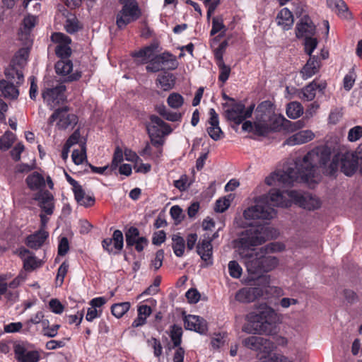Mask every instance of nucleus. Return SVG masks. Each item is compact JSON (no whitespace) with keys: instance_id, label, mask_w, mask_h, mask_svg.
Wrapping results in <instances>:
<instances>
[{"instance_id":"obj_51","label":"nucleus","mask_w":362,"mask_h":362,"mask_svg":"<svg viewBox=\"0 0 362 362\" xmlns=\"http://www.w3.org/2000/svg\"><path fill=\"white\" fill-rule=\"evenodd\" d=\"M305 51L310 57L312 56L313 52L315 50L317 45V40L316 38L310 37L305 38Z\"/></svg>"},{"instance_id":"obj_44","label":"nucleus","mask_w":362,"mask_h":362,"mask_svg":"<svg viewBox=\"0 0 362 362\" xmlns=\"http://www.w3.org/2000/svg\"><path fill=\"white\" fill-rule=\"evenodd\" d=\"M218 66L220 70L218 79L222 83H225L230 76V68L224 63L223 59H221V58L219 59Z\"/></svg>"},{"instance_id":"obj_58","label":"nucleus","mask_w":362,"mask_h":362,"mask_svg":"<svg viewBox=\"0 0 362 362\" xmlns=\"http://www.w3.org/2000/svg\"><path fill=\"white\" fill-rule=\"evenodd\" d=\"M163 258L164 251L163 250H158L154 259L151 262V265L156 270H158L162 266Z\"/></svg>"},{"instance_id":"obj_20","label":"nucleus","mask_w":362,"mask_h":362,"mask_svg":"<svg viewBox=\"0 0 362 362\" xmlns=\"http://www.w3.org/2000/svg\"><path fill=\"white\" fill-rule=\"evenodd\" d=\"M185 327L187 329L205 334L208 329L206 321L199 316L189 315L184 320Z\"/></svg>"},{"instance_id":"obj_2","label":"nucleus","mask_w":362,"mask_h":362,"mask_svg":"<svg viewBox=\"0 0 362 362\" xmlns=\"http://www.w3.org/2000/svg\"><path fill=\"white\" fill-rule=\"evenodd\" d=\"M330 156L329 148L318 146L309 151L303 158L296 159L293 167H288L285 171L274 172L266 177L265 183L269 186L276 184L289 186L297 180L308 182L314 177L317 168L326 165L330 159Z\"/></svg>"},{"instance_id":"obj_59","label":"nucleus","mask_w":362,"mask_h":362,"mask_svg":"<svg viewBox=\"0 0 362 362\" xmlns=\"http://www.w3.org/2000/svg\"><path fill=\"white\" fill-rule=\"evenodd\" d=\"M185 296L190 303H197L200 299V293L195 288L188 290Z\"/></svg>"},{"instance_id":"obj_64","label":"nucleus","mask_w":362,"mask_h":362,"mask_svg":"<svg viewBox=\"0 0 362 362\" xmlns=\"http://www.w3.org/2000/svg\"><path fill=\"white\" fill-rule=\"evenodd\" d=\"M23 327V324L20 322H11L8 325H4V332L6 333H15L20 332Z\"/></svg>"},{"instance_id":"obj_16","label":"nucleus","mask_w":362,"mask_h":362,"mask_svg":"<svg viewBox=\"0 0 362 362\" xmlns=\"http://www.w3.org/2000/svg\"><path fill=\"white\" fill-rule=\"evenodd\" d=\"M262 294L263 291L259 287H244L235 293V298L240 303H248L255 301Z\"/></svg>"},{"instance_id":"obj_33","label":"nucleus","mask_w":362,"mask_h":362,"mask_svg":"<svg viewBox=\"0 0 362 362\" xmlns=\"http://www.w3.org/2000/svg\"><path fill=\"white\" fill-rule=\"evenodd\" d=\"M157 47V45L152 44L133 53L132 56L136 58H141V63H146L154 54Z\"/></svg>"},{"instance_id":"obj_47","label":"nucleus","mask_w":362,"mask_h":362,"mask_svg":"<svg viewBox=\"0 0 362 362\" xmlns=\"http://www.w3.org/2000/svg\"><path fill=\"white\" fill-rule=\"evenodd\" d=\"M356 74L354 68L344 76L343 80L344 88L346 90H350L354 85Z\"/></svg>"},{"instance_id":"obj_24","label":"nucleus","mask_w":362,"mask_h":362,"mask_svg":"<svg viewBox=\"0 0 362 362\" xmlns=\"http://www.w3.org/2000/svg\"><path fill=\"white\" fill-rule=\"evenodd\" d=\"M230 107L226 111V117L228 120L234 122L236 124H240L244 121L243 110L245 105L241 103L233 102Z\"/></svg>"},{"instance_id":"obj_27","label":"nucleus","mask_w":362,"mask_h":362,"mask_svg":"<svg viewBox=\"0 0 362 362\" xmlns=\"http://www.w3.org/2000/svg\"><path fill=\"white\" fill-rule=\"evenodd\" d=\"M320 66V64L317 58L315 56L310 57L300 71L302 78L304 80L311 78L318 72Z\"/></svg>"},{"instance_id":"obj_23","label":"nucleus","mask_w":362,"mask_h":362,"mask_svg":"<svg viewBox=\"0 0 362 362\" xmlns=\"http://www.w3.org/2000/svg\"><path fill=\"white\" fill-rule=\"evenodd\" d=\"M48 237L49 233L45 229L40 228L27 237L25 244L31 249L37 250L44 245Z\"/></svg>"},{"instance_id":"obj_43","label":"nucleus","mask_w":362,"mask_h":362,"mask_svg":"<svg viewBox=\"0 0 362 362\" xmlns=\"http://www.w3.org/2000/svg\"><path fill=\"white\" fill-rule=\"evenodd\" d=\"M126 243L127 246H133L139 239V231L135 227H131L125 233Z\"/></svg>"},{"instance_id":"obj_10","label":"nucleus","mask_w":362,"mask_h":362,"mask_svg":"<svg viewBox=\"0 0 362 362\" xmlns=\"http://www.w3.org/2000/svg\"><path fill=\"white\" fill-rule=\"evenodd\" d=\"M57 120V127L59 129H66L69 127H73L78 122V118L76 115L69 113L67 106L57 109L49 119V123Z\"/></svg>"},{"instance_id":"obj_57","label":"nucleus","mask_w":362,"mask_h":362,"mask_svg":"<svg viewBox=\"0 0 362 362\" xmlns=\"http://www.w3.org/2000/svg\"><path fill=\"white\" fill-rule=\"evenodd\" d=\"M101 314V309H96L90 306V308H88L86 320L88 322H92L95 319L100 317Z\"/></svg>"},{"instance_id":"obj_9","label":"nucleus","mask_w":362,"mask_h":362,"mask_svg":"<svg viewBox=\"0 0 362 362\" xmlns=\"http://www.w3.org/2000/svg\"><path fill=\"white\" fill-rule=\"evenodd\" d=\"M15 358L18 362H38L40 354L33 349V346L25 341H17L13 343Z\"/></svg>"},{"instance_id":"obj_13","label":"nucleus","mask_w":362,"mask_h":362,"mask_svg":"<svg viewBox=\"0 0 362 362\" xmlns=\"http://www.w3.org/2000/svg\"><path fill=\"white\" fill-rule=\"evenodd\" d=\"M243 344L253 351L269 354L274 349V344L270 340L257 336L247 337L243 341Z\"/></svg>"},{"instance_id":"obj_41","label":"nucleus","mask_w":362,"mask_h":362,"mask_svg":"<svg viewBox=\"0 0 362 362\" xmlns=\"http://www.w3.org/2000/svg\"><path fill=\"white\" fill-rule=\"evenodd\" d=\"M167 103L170 107L178 109L183 105L184 98L180 94L173 93L168 97Z\"/></svg>"},{"instance_id":"obj_1","label":"nucleus","mask_w":362,"mask_h":362,"mask_svg":"<svg viewBox=\"0 0 362 362\" xmlns=\"http://www.w3.org/2000/svg\"><path fill=\"white\" fill-rule=\"evenodd\" d=\"M268 238L269 227L259 226L246 230L237 241V252L250 275L246 279L247 283L260 277L264 272L274 269L279 264V259L269 254L283 251L285 249L284 244L271 243L255 251V247L263 244Z\"/></svg>"},{"instance_id":"obj_8","label":"nucleus","mask_w":362,"mask_h":362,"mask_svg":"<svg viewBox=\"0 0 362 362\" xmlns=\"http://www.w3.org/2000/svg\"><path fill=\"white\" fill-rule=\"evenodd\" d=\"M120 2L124 6L117 15L116 24L122 30L130 23L136 21L141 16V11L135 1L124 3V0H120Z\"/></svg>"},{"instance_id":"obj_53","label":"nucleus","mask_w":362,"mask_h":362,"mask_svg":"<svg viewBox=\"0 0 362 362\" xmlns=\"http://www.w3.org/2000/svg\"><path fill=\"white\" fill-rule=\"evenodd\" d=\"M65 29L69 33H74L79 29L78 21L76 18H68L66 21Z\"/></svg>"},{"instance_id":"obj_56","label":"nucleus","mask_w":362,"mask_h":362,"mask_svg":"<svg viewBox=\"0 0 362 362\" xmlns=\"http://www.w3.org/2000/svg\"><path fill=\"white\" fill-rule=\"evenodd\" d=\"M69 250V243L67 238H61L58 245V255L60 256L65 255Z\"/></svg>"},{"instance_id":"obj_35","label":"nucleus","mask_w":362,"mask_h":362,"mask_svg":"<svg viewBox=\"0 0 362 362\" xmlns=\"http://www.w3.org/2000/svg\"><path fill=\"white\" fill-rule=\"evenodd\" d=\"M303 113V107L299 102H291L287 105L286 115L293 119H297Z\"/></svg>"},{"instance_id":"obj_21","label":"nucleus","mask_w":362,"mask_h":362,"mask_svg":"<svg viewBox=\"0 0 362 362\" xmlns=\"http://www.w3.org/2000/svg\"><path fill=\"white\" fill-rule=\"evenodd\" d=\"M209 115L210 118L208 122L209 126L207 127V132L213 140H220L224 134L219 127L218 115L214 108L209 110Z\"/></svg>"},{"instance_id":"obj_22","label":"nucleus","mask_w":362,"mask_h":362,"mask_svg":"<svg viewBox=\"0 0 362 362\" xmlns=\"http://www.w3.org/2000/svg\"><path fill=\"white\" fill-rule=\"evenodd\" d=\"M19 255L23 261V269L25 272H33L42 267L43 264L42 261L37 259L35 255H31L30 250L28 249H20Z\"/></svg>"},{"instance_id":"obj_54","label":"nucleus","mask_w":362,"mask_h":362,"mask_svg":"<svg viewBox=\"0 0 362 362\" xmlns=\"http://www.w3.org/2000/svg\"><path fill=\"white\" fill-rule=\"evenodd\" d=\"M225 344V335L224 334H216L214 337H212L211 341V344L213 349H218Z\"/></svg>"},{"instance_id":"obj_49","label":"nucleus","mask_w":362,"mask_h":362,"mask_svg":"<svg viewBox=\"0 0 362 362\" xmlns=\"http://www.w3.org/2000/svg\"><path fill=\"white\" fill-rule=\"evenodd\" d=\"M228 271L230 276L238 279L242 274V268L236 261H230L228 263Z\"/></svg>"},{"instance_id":"obj_14","label":"nucleus","mask_w":362,"mask_h":362,"mask_svg":"<svg viewBox=\"0 0 362 362\" xmlns=\"http://www.w3.org/2000/svg\"><path fill=\"white\" fill-rule=\"evenodd\" d=\"M73 70V64L69 59H60L55 64V71L58 75L64 77V82H73L78 81L81 77V72L76 71L71 74Z\"/></svg>"},{"instance_id":"obj_15","label":"nucleus","mask_w":362,"mask_h":362,"mask_svg":"<svg viewBox=\"0 0 362 362\" xmlns=\"http://www.w3.org/2000/svg\"><path fill=\"white\" fill-rule=\"evenodd\" d=\"M51 39L54 42L58 44L55 49L56 54L61 59H68L67 58L71 54V49L69 47L71 41L70 37L63 33H55L52 34Z\"/></svg>"},{"instance_id":"obj_7","label":"nucleus","mask_w":362,"mask_h":362,"mask_svg":"<svg viewBox=\"0 0 362 362\" xmlns=\"http://www.w3.org/2000/svg\"><path fill=\"white\" fill-rule=\"evenodd\" d=\"M28 55L26 50H19L4 71L5 80L14 81L17 85H21L23 83V69L26 64Z\"/></svg>"},{"instance_id":"obj_36","label":"nucleus","mask_w":362,"mask_h":362,"mask_svg":"<svg viewBox=\"0 0 362 362\" xmlns=\"http://www.w3.org/2000/svg\"><path fill=\"white\" fill-rule=\"evenodd\" d=\"M158 59L163 62V65L165 69H175L177 66V62L175 57L169 52H164L157 55Z\"/></svg>"},{"instance_id":"obj_25","label":"nucleus","mask_w":362,"mask_h":362,"mask_svg":"<svg viewBox=\"0 0 362 362\" xmlns=\"http://www.w3.org/2000/svg\"><path fill=\"white\" fill-rule=\"evenodd\" d=\"M314 137L315 134L311 130H303L289 136L285 144L289 146L300 145L312 141Z\"/></svg>"},{"instance_id":"obj_11","label":"nucleus","mask_w":362,"mask_h":362,"mask_svg":"<svg viewBox=\"0 0 362 362\" xmlns=\"http://www.w3.org/2000/svg\"><path fill=\"white\" fill-rule=\"evenodd\" d=\"M286 194L293 199L300 207L308 210H315L320 207L321 202L315 195L310 194H301L296 191H286Z\"/></svg>"},{"instance_id":"obj_12","label":"nucleus","mask_w":362,"mask_h":362,"mask_svg":"<svg viewBox=\"0 0 362 362\" xmlns=\"http://www.w3.org/2000/svg\"><path fill=\"white\" fill-rule=\"evenodd\" d=\"M65 90L66 86L63 83H60L54 88H47L43 90L42 96L47 105L53 108L66 100Z\"/></svg>"},{"instance_id":"obj_31","label":"nucleus","mask_w":362,"mask_h":362,"mask_svg":"<svg viewBox=\"0 0 362 362\" xmlns=\"http://www.w3.org/2000/svg\"><path fill=\"white\" fill-rule=\"evenodd\" d=\"M28 187L32 190H38L45 186L44 177L37 172L28 175L25 180Z\"/></svg>"},{"instance_id":"obj_60","label":"nucleus","mask_w":362,"mask_h":362,"mask_svg":"<svg viewBox=\"0 0 362 362\" xmlns=\"http://www.w3.org/2000/svg\"><path fill=\"white\" fill-rule=\"evenodd\" d=\"M148 343L152 345L154 355L156 357H159L162 354L163 351V347L160 341L154 337H151V339L148 340Z\"/></svg>"},{"instance_id":"obj_39","label":"nucleus","mask_w":362,"mask_h":362,"mask_svg":"<svg viewBox=\"0 0 362 362\" xmlns=\"http://www.w3.org/2000/svg\"><path fill=\"white\" fill-rule=\"evenodd\" d=\"M182 329L180 326L174 325L171 327L170 337L175 347L180 345L182 341Z\"/></svg>"},{"instance_id":"obj_63","label":"nucleus","mask_w":362,"mask_h":362,"mask_svg":"<svg viewBox=\"0 0 362 362\" xmlns=\"http://www.w3.org/2000/svg\"><path fill=\"white\" fill-rule=\"evenodd\" d=\"M49 305L51 310L56 314H61L64 311L63 305L56 298L50 300Z\"/></svg>"},{"instance_id":"obj_38","label":"nucleus","mask_w":362,"mask_h":362,"mask_svg":"<svg viewBox=\"0 0 362 362\" xmlns=\"http://www.w3.org/2000/svg\"><path fill=\"white\" fill-rule=\"evenodd\" d=\"M163 90H168L173 87L174 79L170 74H164L159 75L157 79Z\"/></svg>"},{"instance_id":"obj_42","label":"nucleus","mask_w":362,"mask_h":362,"mask_svg":"<svg viewBox=\"0 0 362 362\" xmlns=\"http://www.w3.org/2000/svg\"><path fill=\"white\" fill-rule=\"evenodd\" d=\"M71 157L74 163L76 165H80L83 162L86 158V148L84 143L81 144V150L73 151Z\"/></svg>"},{"instance_id":"obj_45","label":"nucleus","mask_w":362,"mask_h":362,"mask_svg":"<svg viewBox=\"0 0 362 362\" xmlns=\"http://www.w3.org/2000/svg\"><path fill=\"white\" fill-rule=\"evenodd\" d=\"M15 139V135L11 132H6L0 138L1 150L6 151L11 148Z\"/></svg>"},{"instance_id":"obj_48","label":"nucleus","mask_w":362,"mask_h":362,"mask_svg":"<svg viewBox=\"0 0 362 362\" xmlns=\"http://www.w3.org/2000/svg\"><path fill=\"white\" fill-rule=\"evenodd\" d=\"M162 64L163 62L156 56L150 61V63L146 66V69L150 72H157L160 70L165 69Z\"/></svg>"},{"instance_id":"obj_26","label":"nucleus","mask_w":362,"mask_h":362,"mask_svg":"<svg viewBox=\"0 0 362 362\" xmlns=\"http://www.w3.org/2000/svg\"><path fill=\"white\" fill-rule=\"evenodd\" d=\"M17 85L14 81L2 79L0 81V90L2 95L6 98L16 99L19 95V90Z\"/></svg>"},{"instance_id":"obj_29","label":"nucleus","mask_w":362,"mask_h":362,"mask_svg":"<svg viewBox=\"0 0 362 362\" xmlns=\"http://www.w3.org/2000/svg\"><path fill=\"white\" fill-rule=\"evenodd\" d=\"M327 4L340 18L347 19L351 17L348 7L343 0H327Z\"/></svg>"},{"instance_id":"obj_28","label":"nucleus","mask_w":362,"mask_h":362,"mask_svg":"<svg viewBox=\"0 0 362 362\" xmlns=\"http://www.w3.org/2000/svg\"><path fill=\"white\" fill-rule=\"evenodd\" d=\"M276 20L278 25L284 30L291 29L294 22L293 14L287 8H284L279 12Z\"/></svg>"},{"instance_id":"obj_52","label":"nucleus","mask_w":362,"mask_h":362,"mask_svg":"<svg viewBox=\"0 0 362 362\" xmlns=\"http://www.w3.org/2000/svg\"><path fill=\"white\" fill-rule=\"evenodd\" d=\"M221 30H223V33H225L226 30L223 20L219 18H214L212 19V29L211 30V35H214Z\"/></svg>"},{"instance_id":"obj_50","label":"nucleus","mask_w":362,"mask_h":362,"mask_svg":"<svg viewBox=\"0 0 362 362\" xmlns=\"http://www.w3.org/2000/svg\"><path fill=\"white\" fill-rule=\"evenodd\" d=\"M362 137V126H355L349 129L347 139L351 142L358 141Z\"/></svg>"},{"instance_id":"obj_5","label":"nucleus","mask_w":362,"mask_h":362,"mask_svg":"<svg viewBox=\"0 0 362 362\" xmlns=\"http://www.w3.org/2000/svg\"><path fill=\"white\" fill-rule=\"evenodd\" d=\"M276 318L277 315L274 310L264 305L257 313L250 315V324L245 325L243 327V331L248 334H272Z\"/></svg>"},{"instance_id":"obj_17","label":"nucleus","mask_w":362,"mask_h":362,"mask_svg":"<svg viewBox=\"0 0 362 362\" xmlns=\"http://www.w3.org/2000/svg\"><path fill=\"white\" fill-rule=\"evenodd\" d=\"M151 124L147 127L149 135H168L172 132L170 125L156 115L150 117Z\"/></svg>"},{"instance_id":"obj_4","label":"nucleus","mask_w":362,"mask_h":362,"mask_svg":"<svg viewBox=\"0 0 362 362\" xmlns=\"http://www.w3.org/2000/svg\"><path fill=\"white\" fill-rule=\"evenodd\" d=\"M284 122H290L282 115L275 114V108L271 101H263L256 109L255 134L265 136L270 132L277 129Z\"/></svg>"},{"instance_id":"obj_30","label":"nucleus","mask_w":362,"mask_h":362,"mask_svg":"<svg viewBox=\"0 0 362 362\" xmlns=\"http://www.w3.org/2000/svg\"><path fill=\"white\" fill-rule=\"evenodd\" d=\"M212 249L213 247L211 240L206 239L205 238H204L197 247V253L205 262L211 259L212 256Z\"/></svg>"},{"instance_id":"obj_37","label":"nucleus","mask_w":362,"mask_h":362,"mask_svg":"<svg viewBox=\"0 0 362 362\" xmlns=\"http://www.w3.org/2000/svg\"><path fill=\"white\" fill-rule=\"evenodd\" d=\"M129 302L115 303L111 306V313L117 318H121L129 309Z\"/></svg>"},{"instance_id":"obj_18","label":"nucleus","mask_w":362,"mask_h":362,"mask_svg":"<svg viewBox=\"0 0 362 362\" xmlns=\"http://www.w3.org/2000/svg\"><path fill=\"white\" fill-rule=\"evenodd\" d=\"M33 199L38 202L39 206L47 215H52L54 209V197L48 191H39Z\"/></svg>"},{"instance_id":"obj_3","label":"nucleus","mask_w":362,"mask_h":362,"mask_svg":"<svg viewBox=\"0 0 362 362\" xmlns=\"http://www.w3.org/2000/svg\"><path fill=\"white\" fill-rule=\"evenodd\" d=\"M291 201L283 193L276 189H271L267 194L259 197L255 201V204L248 207L243 212L246 220L270 221L276 215L274 207H288Z\"/></svg>"},{"instance_id":"obj_62","label":"nucleus","mask_w":362,"mask_h":362,"mask_svg":"<svg viewBox=\"0 0 362 362\" xmlns=\"http://www.w3.org/2000/svg\"><path fill=\"white\" fill-rule=\"evenodd\" d=\"M170 213L172 218L177 222H180L183 218L182 209L177 205L173 206Z\"/></svg>"},{"instance_id":"obj_34","label":"nucleus","mask_w":362,"mask_h":362,"mask_svg":"<svg viewBox=\"0 0 362 362\" xmlns=\"http://www.w3.org/2000/svg\"><path fill=\"white\" fill-rule=\"evenodd\" d=\"M172 247L175 255L177 257H182L185 252V241L182 237L178 234H175L172 237Z\"/></svg>"},{"instance_id":"obj_61","label":"nucleus","mask_w":362,"mask_h":362,"mask_svg":"<svg viewBox=\"0 0 362 362\" xmlns=\"http://www.w3.org/2000/svg\"><path fill=\"white\" fill-rule=\"evenodd\" d=\"M69 264L64 262H63L58 269L56 280L60 281L62 284L64 281V277L68 272Z\"/></svg>"},{"instance_id":"obj_6","label":"nucleus","mask_w":362,"mask_h":362,"mask_svg":"<svg viewBox=\"0 0 362 362\" xmlns=\"http://www.w3.org/2000/svg\"><path fill=\"white\" fill-rule=\"evenodd\" d=\"M358 165V156L357 153L342 147L332 158L327 173L329 175H333L339 168L344 175L351 176L357 170Z\"/></svg>"},{"instance_id":"obj_46","label":"nucleus","mask_w":362,"mask_h":362,"mask_svg":"<svg viewBox=\"0 0 362 362\" xmlns=\"http://www.w3.org/2000/svg\"><path fill=\"white\" fill-rule=\"evenodd\" d=\"M113 248L115 249L117 253L123 248L124 238L121 230H115L112 235Z\"/></svg>"},{"instance_id":"obj_19","label":"nucleus","mask_w":362,"mask_h":362,"mask_svg":"<svg viewBox=\"0 0 362 362\" xmlns=\"http://www.w3.org/2000/svg\"><path fill=\"white\" fill-rule=\"evenodd\" d=\"M315 33V26L310 18L305 15L297 23L296 35L298 38L313 37Z\"/></svg>"},{"instance_id":"obj_55","label":"nucleus","mask_w":362,"mask_h":362,"mask_svg":"<svg viewBox=\"0 0 362 362\" xmlns=\"http://www.w3.org/2000/svg\"><path fill=\"white\" fill-rule=\"evenodd\" d=\"M230 204V201L229 199L223 197L222 199H219L216 202L215 211L217 212H223L225 211Z\"/></svg>"},{"instance_id":"obj_32","label":"nucleus","mask_w":362,"mask_h":362,"mask_svg":"<svg viewBox=\"0 0 362 362\" xmlns=\"http://www.w3.org/2000/svg\"><path fill=\"white\" fill-rule=\"evenodd\" d=\"M322 90L325 86L317 85L315 81L310 83L301 90L300 98L305 101H312L315 98L317 88Z\"/></svg>"},{"instance_id":"obj_40","label":"nucleus","mask_w":362,"mask_h":362,"mask_svg":"<svg viewBox=\"0 0 362 362\" xmlns=\"http://www.w3.org/2000/svg\"><path fill=\"white\" fill-rule=\"evenodd\" d=\"M123 159L124 153L122 149L119 146H117L113 154L112 163L110 165V172L112 173V171L116 170L119 164L123 161Z\"/></svg>"}]
</instances>
